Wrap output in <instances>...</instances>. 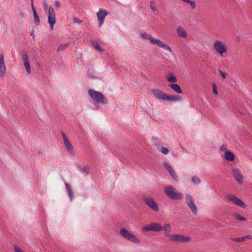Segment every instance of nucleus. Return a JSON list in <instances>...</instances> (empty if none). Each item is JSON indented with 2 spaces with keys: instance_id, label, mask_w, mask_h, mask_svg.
<instances>
[{
  "instance_id": "nucleus-29",
  "label": "nucleus",
  "mask_w": 252,
  "mask_h": 252,
  "mask_svg": "<svg viewBox=\"0 0 252 252\" xmlns=\"http://www.w3.org/2000/svg\"><path fill=\"white\" fill-rule=\"evenodd\" d=\"M192 182L195 185H199L201 183V180L196 176H194L191 178Z\"/></svg>"
},
{
  "instance_id": "nucleus-38",
  "label": "nucleus",
  "mask_w": 252,
  "mask_h": 252,
  "mask_svg": "<svg viewBox=\"0 0 252 252\" xmlns=\"http://www.w3.org/2000/svg\"><path fill=\"white\" fill-rule=\"evenodd\" d=\"M220 74L221 75L222 79H224L226 78V77L228 76V74L226 73H223L221 70H218Z\"/></svg>"
},
{
  "instance_id": "nucleus-15",
  "label": "nucleus",
  "mask_w": 252,
  "mask_h": 252,
  "mask_svg": "<svg viewBox=\"0 0 252 252\" xmlns=\"http://www.w3.org/2000/svg\"><path fill=\"white\" fill-rule=\"evenodd\" d=\"M22 59L24 63V66L27 73L30 74H31V67L30 65V62L29 57L27 53L26 52H23L22 54Z\"/></svg>"
},
{
  "instance_id": "nucleus-12",
  "label": "nucleus",
  "mask_w": 252,
  "mask_h": 252,
  "mask_svg": "<svg viewBox=\"0 0 252 252\" xmlns=\"http://www.w3.org/2000/svg\"><path fill=\"white\" fill-rule=\"evenodd\" d=\"M48 23L51 30L53 29L54 25L56 23V14L53 8L50 6L48 8Z\"/></svg>"
},
{
  "instance_id": "nucleus-47",
  "label": "nucleus",
  "mask_w": 252,
  "mask_h": 252,
  "mask_svg": "<svg viewBox=\"0 0 252 252\" xmlns=\"http://www.w3.org/2000/svg\"><path fill=\"white\" fill-rule=\"evenodd\" d=\"M221 149H224V148H223V147H221Z\"/></svg>"
},
{
  "instance_id": "nucleus-42",
  "label": "nucleus",
  "mask_w": 252,
  "mask_h": 252,
  "mask_svg": "<svg viewBox=\"0 0 252 252\" xmlns=\"http://www.w3.org/2000/svg\"><path fill=\"white\" fill-rule=\"evenodd\" d=\"M73 21L74 23H80V21L77 18H73Z\"/></svg>"
},
{
  "instance_id": "nucleus-4",
  "label": "nucleus",
  "mask_w": 252,
  "mask_h": 252,
  "mask_svg": "<svg viewBox=\"0 0 252 252\" xmlns=\"http://www.w3.org/2000/svg\"><path fill=\"white\" fill-rule=\"evenodd\" d=\"M164 191L168 197L173 200H181L183 197V194L178 191L172 186H167L164 187Z\"/></svg>"
},
{
  "instance_id": "nucleus-14",
  "label": "nucleus",
  "mask_w": 252,
  "mask_h": 252,
  "mask_svg": "<svg viewBox=\"0 0 252 252\" xmlns=\"http://www.w3.org/2000/svg\"><path fill=\"white\" fill-rule=\"evenodd\" d=\"M151 92L155 98L165 101L166 94L163 92L158 89H152Z\"/></svg>"
},
{
  "instance_id": "nucleus-37",
  "label": "nucleus",
  "mask_w": 252,
  "mask_h": 252,
  "mask_svg": "<svg viewBox=\"0 0 252 252\" xmlns=\"http://www.w3.org/2000/svg\"><path fill=\"white\" fill-rule=\"evenodd\" d=\"M212 88H213V92L214 94L215 95H218V92L217 91V86L215 83H213L212 84Z\"/></svg>"
},
{
  "instance_id": "nucleus-24",
  "label": "nucleus",
  "mask_w": 252,
  "mask_h": 252,
  "mask_svg": "<svg viewBox=\"0 0 252 252\" xmlns=\"http://www.w3.org/2000/svg\"><path fill=\"white\" fill-rule=\"evenodd\" d=\"M225 159L227 161H233L234 159V155L230 151H225L224 153Z\"/></svg>"
},
{
  "instance_id": "nucleus-40",
  "label": "nucleus",
  "mask_w": 252,
  "mask_h": 252,
  "mask_svg": "<svg viewBox=\"0 0 252 252\" xmlns=\"http://www.w3.org/2000/svg\"><path fill=\"white\" fill-rule=\"evenodd\" d=\"M43 5L44 8V10H47L48 6L47 0H43Z\"/></svg>"
},
{
  "instance_id": "nucleus-20",
  "label": "nucleus",
  "mask_w": 252,
  "mask_h": 252,
  "mask_svg": "<svg viewBox=\"0 0 252 252\" xmlns=\"http://www.w3.org/2000/svg\"><path fill=\"white\" fill-rule=\"evenodd\" d=\"M183 100V98L177 94L167 95L166 94L165 101L180 102Z\"/></svg>"
},
{
  "instance_id": "nucleus-11",
  "label": "nucleus",
  "mask_w": 252,
  "mask_h": 252,
  "mask_svg": "<svg viewBox=\"0 0 252 252\" xmlns=\"http://www.w3.org/2000/svg\"><path fill=\"white\" fill-rule=\"evenodd\" d=\"M143 200L147 205L152 210L156 212L159 211L158 205L154 198L151 197H145Z\"/></svg>"
},
{
  "instance_id": "nucleus-19",
  "label": "nucleus",
  "mask_w": 252,
  "mask_h": 252,
  "mask_svg": "<svg viewBox=\"0 0 252 252\" xmlns=\"http://www.w3.org/2000/svg\"><path fill=\"white\" fill-rule=\"evenodd\" d=\"M6 73V67L4 63L3 55H0V79L3 78Z\"/></svg>"
},
{
  "instance_id": "nucleus-2",
  "label": "nucleus",
  "mask_w": 252,
  "mask_h": 252,
  "mask_svg": "<svg viewBox=\"0 0 252 252\" xmlns=\"http://www.w3.org/2000/svg\"><path fill=\"white\" fill-rule=\"evenodd\" d=\"M212 46L215 52L221 58L226 57L228 47L225 42L220 39H216L214 41Z\"/></svg>"
},
{
  "instance_id": "nucleus-41",
  "label": "nucleus",
  "mask_w": 252,
  "mask_h": 252,
  "mask_svg": "<svg viewBox=\"0 0 252 252\" xmlns=\"http://www.w3.org/2000/svg\"><path fill=\"white\" fill-rule=\"evenodd\" d=\"M55 5L57 8H59L61 6V4H60V3L58 0H56L55 2Z\"/></svg>"
},
{
  "instance_id": "nucleus-33",
  "label": "nucleus",
  "mask_w": 252,
  "mask_h": 252,
  "mask_svg": "<svg viewBox=\"0 0 252 252\" xmlns=\"http://www.w3.org/2000/svg\"><path fill=\"white\" fill-rule=\"evenodd\" d=\"M69 46V43H65L64 44H60L59 47L58 48V51H63V50L65 48L68 47Z\"/></svg>"
},
{
  "instance_id": "nucleus-13",
  "label": "nucleus",
  "mask_w": 252,
  "mask_h": 252,
  "mask_svg": "<svg viewBox=\"0 0 252 252\" xmlns=\"http://www.w3.org/2000/svg\"><path fill=\"white\" fill-rule=\"evenodd\" d=\"M186 203L189 207V209L194 214H196L197 212V208L194 203L193 198L191 195L187 194L186 196Z\"/></svg>"
},
{
  "instance_id": "nucleus-34",
  "label": "nucleus",
  "mask_w": 252,
  "mask_h": 252,
  "mask_svg": "<svg viewBox=\"0 0 252 252\" xmlns=\"http://www.w3.org/2000/svg\"><path fill=\"white\" fill-rule=\"evenodd\" d=\"M186 2L189 4L191 8L193 9H195L196 7V3L194 1L188 0Z\"/></svg>"
},
{
  "instance_id": "nucleus-16",
  "label": "nucleus",
  "mask_w": 252,
  "mask_h": 252,
  "mask_svg": "<svg viewBox=\"0 0 252 252\" xmlns=\"http://www.w3.org/2000/svg\"><path fill=\"white\" fill-rule=\"evenodd\" d=\"M108 12L106 10L100 9L97 13V17L99 23V26H101L104 23V20L107 15Z\"/></svg>"
},
{
  "instance_id": "nucleus-28",
  "label": "nucleus",
  "mask_w": 252,
  "mask_h": 252,
  "mask_svg": "<svg viewBox=\"0 0 252 252\" xmlns=\"http://www.w3.org/2000/svg\"><path fill=\"white\" fill-rule=\"evenodd\" d=\"M233 217L234 219L239 221H245L246 220V219L241 216L239 213H235L233 214Z\"/></svg>"
},
{
  "instance_id": "nucleus-30",
  "label": "nucleus",
  "mask_w": 252,
  "mask_h": 252,
  "mask_svg": "<svg viewBox=\"0 0 252 252\" xmlns=\"http://www.w3.org/2000/svg\"><path fill=\"white\" fill-rule=\"evenodd\" d=\"M65 186H66V189H67V190L68 191V195L70 198V199L72 200L73 198V192L71 190L70 187L68 184L66 183Z\"/></svg>"
},
{
  "instance_id": "nucleus-39",
  "label": "nucleus",
  "mask_w": 252,
  "mask_h": 252,
  "mask_svg": "<svg viewBox=\"0 0 252 252\" xmlns=\"http://www.w3.org/2000/svg\"><path fill=\"white\" fill-rule=\"evenodd\" d=\"M14 252H24L23 251L17 246H14Z\"/></svg>"
},
{
  "instance_id": "nucleus-17",
  "label": "nucleus",
  "mask_w": 252,
  "mask_h": 252,
  "mask_svg": "<svg viewBox=\"0 0 252 252\" xmlns=\"http://www.w3.org/2000/svg\"><path fill=\"white\" fill-rule=\"evenodd\" d=\"M162 230L164 231V235L165 236L169 238V240H171L173 237V234L171 233V226L169 223H165L162 226Z\"/></svg>"
},
{
  "instance_id": "nucleus-32",
  "label": "nucleus",
  "mask_w": 252,
  "mask_h": 252,
  "mask_svg": "<svg viewBox=\"0 0 252 252\" xmlns=\"http://www.w3.org/2000/svg\"><path fill=\"white\" fill-rule=\"evenodd\" d=\"M93 46L95 48L97 51L101 52L102 51L101 48L99 46L97 42L96 41H93Z\"/></svg>"
},
{
  "instance_id": "nucleus-36",
  "label": "nucleus",
  "mask_w": 252,
  "mask_h": 252,
  "mask_svg": "<svg viewBox=\"0 0 252 252\" xmlns=\"http://www.w3.org/2000/svg\"><path fill=\"white\" fill-rule=\"evenodd\" d=\"M170 174L174 180L176 181L178 180V177L174 170L172 172H170Z\"/></svg>"
},
{
  "instance_id": "nucleus-25",
  "label": "nucleus",
  "mask_w": 252,
  "mask_h": 252,
  "mask_svg": "<svg viewBox=\"0 0 252 252\" xmlns=\"http://www.w3.org/2000/svg\"><path fill=\"white\" fill-rule=\"evenodd\" d=\"M231 239L233 241L237 242H241L245 241L247 239H252V235H247L243 236L241 238H231Z\"/></svg>"
},
{
  "instance_id": "nucleus-35",
  "label": "nucleus",
  "mask_w": 252,
  "mask_h": 252,
  "mask_svg": "<svg viewBox=\"0 0 252 252\" xmlns=\"http://www.w3.org/2000/svg\"><path fill=\"white\" fill-rule=\"evenodd\" d=\"M150 6L151 9L152 10L153 12H155V11H156L157 10V7L155 6V5L154 4L153 1H150Z\"/></svg>"
},
{
  "instance_id": "nucleus-9",
  "label": "nucleus",
  "mask_w": 252,
  "mask_h": 252,
  "mask_svg": "<svg viewBox=\"0 0 252 252\" xmlns=\"http://www.w3.org/2000/svg\"><path fill=\"white\" fill-rule=\"evenodd\" d=\"M226 197L229 202L239 207L242 208H246L247 207V205L242 200L234 195L229 194L226 195Z\"/></svg>"
},
{
  "instance_id": "nucleus-6",
  "label": "nucleus",
  "mask_w": 252,
  "mask_h": 252,
  "mask_svg": "<svg viewBox=\"0 0 252 252\" xmlns=\"http://www.w3.org/2000/svg\"><path fill=\"white\" fill-rule=\"evenodd\" d=\"M191 240V238L189 236L175 233L173 234V237L170 241L176 243H187Z\"/></svg>"
},
{
  "instance_id": "nucleus-23",
  "label": "nucleus",
  "mask_w": 252,
  "mask_h": 252,
  "mask_svg": "<svg viewBox=\"0 0 252 252\" xmlns=\"http://www.w3.org/2000/svg\"><path fill=\"white\" fill-rule=\"evenodd\" d=\"M169 87L171 88L174 92L178 94H181L183 92L181 87L177 84L171 83L169 85Z\"/></svg>"
},
{
  "instance_id": "nucleus-31",
  "label": "nucleus",
  "mask_w": 252,
  "mask_h": 252,
  "mask_svg": "<svg viewBox=\"0 0 252 252\" xmlns=\"http://www.w3.org/2000/svg\"><path fill=\"white\" fill-rule=\"evenodd\" d=\"M163 165L164 166V167H165V168L170 173L171 172H172L173 169L172 168V167L168 164L167 163V162H164L163 163Z\"/></svg>"
},
{
  "instance_id": "nucleus-10",
  "label": "nucleus",
  "mask_w": 252,
  "mask_h": 252,
  "mask_svg": "<svg viewBox=\"0 0 252 252\" xmlns=\"http://www.w3.org/2000/svg\"><path fill=\"white\" fill-rule=\"evenodd\" d=\"M226 197L229 202L239 207L242 208H246L247 207V205L242 200L234 195L229 194L226 195Z\"/></svg>"
},
{
  "instance_id": "nucleus-8",
  "label": "nucleus",
  "mask_w": 252,
  "mask_h": 252,
  "mask_svg": "<svg viewBox=\"0 0 252 252\" xmlns=\"http://www.w3.org/2000/svg\"><path fill=\"white\" fill-rule=\"evenodd\" d=\"M63 139V145L65 147V150L69 154L72 156L75 155V151L74 150V147L69 141L67 137L65 134V133L63 132H62Z\"/></svg>"
},
{
  "instance_id": "nucleus-18",
  "label": "nucleus",
  "mask_w": 252,
  "mask_h": 252,
  "mask_svg": "<svg viewBox=\"0 0 252 252\" xmlns=\"http://www.w3.org/2000/svg\"><path fill=\"white\" fill-rule=\"evenodd\" d=\"M233 176L236 180L240 184L243 182V177L240 171L237 168L232 169Z\"/></svg>"
},
{
  "instance_id": "nucleus-44",
  "label": "nucleus",
  "mask_w": 252,
  "mask_h": 252,
  "mask_svg": "<svg viewBox=\"0 0 252 252\" xmlns=\"http://www.w3.org/2000/svg\"><path fill=\"white\" fill-rule=\"evenodd\" d=\"M32 5H33V0H31V7L32 8Z\"/></svg>"
},
{
  "instance_id": "nucleus-7",
  "label": "nucleus",
  "mask_w": 252,
  "mask_h": 252,
  "mask_svg": "<svg viewBox=\"0 0 252 252\" xmlns=\"http://www.w3.org/2000/svg\"><path fill=\"white\" fill-rule=\"evenodd\" d=\"M143 232L154 231L160 232L162 230V225L158 222H152L147 226H143L142 228Z\"/></svg>"
},
{
  "instance_id": "nucleus-21",
  "label": "nucleus",
  "mask_w": 252,
  "mask_h": 252,
  "mask_svg": "<svg viewBox=\"0 0 252 252\" xmlns=\"http://www.w3.org/2000/svg\"><path fill=\"white\" fill-rule=\"evenodd\" d=\"M177 35L182 38H186L187 37L188 34L186 31V30L183 28L181 26H178L177 28Z\"/></svg>"
},
{
  "instance_id": "nucleus-26",
  "label": "nucleus",
  "mask_w": 252,
  "mask_h": 252,
  "mask_svg": "<svg viewBox=\"0 0 252 252\" xmlns=\"http://www.w3.org/2000/svg\"><path fill=\"white\" fill-rule=\"evenodd\" d=\"M32 10L33 11V16H34V24L36 25H38L40 23L39 18L36 13V11L35 9L34 6L32 5Z\"/></svg>"
},
{
  "instance_id": "nucleus-5",
  "label": "nucleus",
  "mask_w": 252,
  "mask_h": 252,
  "mask_svg": "<svg viewBox=\"0 0 252 252\" xmlns=\"http://www.w3.org/2000/svg\"><path fill=\"white\" fill-rule=\"evenodd\" d=\"M88 92L90 96L94 101L102 104H105L107 102V99L101 93L94 90H90Z\"/></svg>"
},
{
  "instance_id": "nucleus-43",
  "label": "nucleus",
  "mask_w": 252,
  "mask_h": 252,
  "mask_svg": "<svg viewBox=\"0 0 252 252\" xmlns=\"http://www.w3.org/2000/svg\"><path fill=\"white\" fill-rule=\"evenodd\" d=\"M84 172H86V173H88V168L86 167H84Z\"/></svg>"
},
{
  "instance_id": "nucleus-46",
  "label": "nucleus",
  "mask_w": 252,
  "mask_h": 252,
  "mask_svg": "<svg viewBox=\"0 0 252 252\" xmlns=\"http://www.w3.org/2000/svg\"><path fill=\"white\" fill-rule=\"evenodd\" d=\"M221 149H224V148H223V147H221Z\"/></svg>"
},
{
  "instance_id": "nucleus-27",
  "label": "nucleus",
  "mask_w": 252,
  "mask_h": 252,
  "mask_svg": "<svg viewBox=\"0 0 252 252\" xmlns=\"http://www.w3.org/2000/svg\"><path fill=\"white\" fill-rule=\"evenodd\" d=\"M166 79L168 82L175 83L177 81V79L172 74H169L166 76Z\"/></svg>"
},
{
  "instance_id": "nucleus-1",
  "label": "nucleus",
  "mask_w": 252,
  "mask_h": 252,
  "mask_svg": "<svg viewBox=\"0 0 252 252\" xmlns=\"http://www.w3.org/2000/svg\"><path fill=\"white\" fill-rule=\"evenodd\" d=\"M140 35L143 39L148 40L151 44L157 45L158 47L161 48L170 53H172V49L168 44L159 39L156 38L152 34L143 32L140 33Z\"/></svg>"
},
{
  "instance_id": "nucleus-3",
  "label": "nucleus",
  "mask_w": 252,
  "mask_h": 252,
  "mask_svg": "<svg viewBox=\"0 0 252 252\" xmlns=\"http://www.w3.org/2000/svg\"><path fill=\"white\" fill-rule=\"evenodd\" d=\"M119 233L125 239L135 245H139L141 243L140 239L134 234L129 231L126 228H121Z\"/></svg>"
},
{
  "instance_id": "nucleus-45",
  "label": "nucleus",
  "mask_w": 252,
  "mask_h": 252,
  "mask_svg": "<svg viewBox=\"0 0 252 252\" xmlns=\"http://www.w3.org/2000/svg\"><path fill=\"white\" fill-rule=\"evenodd\" d=\"M31 35H32L33 37L34 38V34L32 32L31 33Z\"/></svg>"
},
{
  "instance_id": "nucleus-22",
  "label": "nucleus",
  "mask_w": 252,
  "mask_h": 252,
  "mask_svg": "<svg viewBox=\"0 0 252 252\" xmlns=\"http://www.w3.org/2000/svg\"><path fill=\"white\" fill-rule=\"evenodd\" d=\"M155 146L157 150L160 151L163 154L166 155L169 153V150L162 146V143L158 142L155 144Z\"/></svg>"
}]
</instances>
